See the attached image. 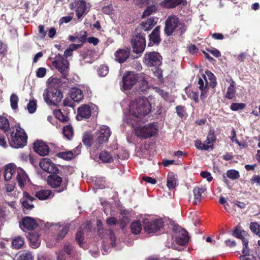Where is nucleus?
I'll return each mask as SVG.
<instances>
[{
  "label": "nucleus",
  "mask_w": 260,
  "mask_h": 260,
  "mask_svg": "<svg viewBox=\"0 0 260 260\" xmlns=\"http://www.w3.org/2000/svg\"><path fill=\"white\" fill-rule=\"evenodd\" d=\"M226 176L228 178L232 180L237 179L240 177L239 172L235 170H231L228 171L226 172Z\"/></svg>",
  "instance_id": "de8ad7c7"
},
{
  "label": "nucleus",
  "mask_w": 260,
  "mask_h": 260,
  "mask_svg": "<svg viewBox=\"0 0 260 260\" xmlns=\"http://www.w3.org/2000/svg\"><path fill=\"white\" fill-rule=\"evenodd\" d=\"M151 107L147 98L140 97L132 101L129 106L128 114L123 119L124 123L131 126L151 112Z\"/></svg>",
  "instance_id": "f257e3e1"
},
{
  "label": "nucleus",
  "mask_w": 260,
  "mask_h": 260,
  "mask_svg": "<svg viewBox=\"0 0 260 260\" xmlns=\"http://www.w3.org/2000/svg\"><path fill=\"white\" fill-rule=\"evenodd\" d=\"M182 25L181 21L175 15L169 16L165 21L164 31L167 36L171 35L176 28Z\"/></svg>",
  "instance_id": "1a4fd4ad"
},
{
  "label": "nucleus",
  "mask_w": 260,
  "mask_h": 260,
  "mask_svg": "<svg viewBox=\"0 0 260 260\" xmlns=\"http://www.w3.org/2000/svg\"><path fill=\"white\" fill-rule=\"evenodd\" d=\"M140 78H139V85L140 86V89L141 91H143L148 87V83L144 78L143 75H139Z\"/></svg>",
  "instance_id": "603ef678"
},
{
  "label": "nucleus",
  "mask_w": 260,
  "mask_h": 260,
  "mask_svg": "<svg viewBox=\"0 0 260 260\" xmlns=\"http://www.w3.org/2000/svg\"><path fill=\"white\" fill-rule=\"evenodd\" d=\"M99 158L104 162H111L113 159L111 155L107 151H103L99 155Z\"/></svg>",
  "instance_id": "4c0bfd02"
},
{
  "label": "nucleus",
  "mask_w": 260,
  "mask_h": 260,
  "mask_svg": "<svg viewBox=\"0 0 260 260\" xmlns=\"http://www.w3.org/2000/svg\"><path fill=\"white\" fill-rule=\"evenodd\" d=\"M83 233L82 231V229L81 228H79L78 229L76 235V240L79 244L80 247H82L83 245Z\"/></svg>",
  "instance_id": "49530a36"
},
{
  "label": "nucleus",
  "mask_w": 260,
  "mask_h": 260,
  "mask_svg": "<svg viewBox=\"0 0 260 260\" xmlns=\"http://www.w3.org/2000/svg\"><path fill=\"white\" fill-rule=\"evenodd\" d=\"M231 81L230 85L228 88L225 94V97L229 99H232L235 96L236 93L235 82L232 80H231Z\"/></svg>",
  "instance_id": "72a5a7b5"
},
{
  "label": "nucleus",
  "mask_w": 260,
  "mask_h": 260,
  "mask_svg": "<svg viewBox=\"0 0 260 260\" xmlns=\"http://www.w3.org/2000/svg\"><path fill=\"white\" fill-rule=\"evenodd\" d=\"M38 225L37 221L34 218L26 216L22 219L21 228L24 230H32Z\"/></svg>",
  "instance_id": "6ab92c4d"
},
{
  "label": "nucleus",
  "mask_w": 260,
  "mask_h": 260,
  "mask_svg": "<svg viewBox=\"0 0 260 260\" xmlns=\"http://www.w3.org/2000/svg\"><path fill=\"white\" fill-rule=\"evenodd\" d=\"M93 106H89L84 105L78 109V114L77 115V119L78 120H81L82 118L87 119L89 118L91 114V110L93 108Z\"/></svg>",
  "instance_id": "a211bd4d"
},
{
  "label": "nucleus",
  "mask_w": 260,
  "mask_h": 260,
  "mask_svg": "<svg viewBox=\"0 0 260 260\" xmlns=\"http://www.w3.org/2000/svg\"><path fill=\"white\" fill-rule=\"evenodd\" d=\"M202 79L204 82V85L207 83V87L209 85L210 87L214 88L216 85V78L214 74L209 71H206L205 74L202 75Z\"/></svg>",
  "instance_id": "4be33fe9"
},
{
  "label": "nucleus",
  "mask_w": 260,
  "mask_h": 260,
  "mask_svg": "<svg viewBox=\"0 0 260 260\" xmlns=\"http://www.w3.org/2000/svg\"><path fill=\"white\" fill-rule=\"evenodd\" d=\"M174 237L177 244L181 246L187 244L189 240L187 232L180 226L174 228Z\"/></svg>",
  "instance_id": "f8f14e48"
},
{
  "label": "nucleus",
  "mask_w": 260,
  "mask_h": 260,
  "mask_svg": "<svg viewBox=\"0 0 260 260\" xmlns=\"http://www.w3.org/2000/svg\"><path fill=\"white\" fill-rule=\"evenodd\" d=\"M167 185L170 190L175 188L177 185V177L172 172L168 173Z\"/></svg>",
  "instance_id": "cd10ccee"
},
{
  "label": "nucleus",
  "mask_w": 260,
  "mask_h": 260,
  "mask_svg": "<svg viewBox=\"0 0 260 260\" xmlns=\"http://www.w3.org/2000/svg\"><path fill=\"white\" fill-rule=\"evenodd\" d=\"M109 72V69L108 67L102 65L100 66L99 69L98 70V73L99 75L101 77H105L106 76Z\"/></svg>",
  "instance_id": "5fc2aeb1"
},
{
  "label": "nucleus",
  "mask_w": 260,
  "mask_h": 260,
  "mask_svg": "<svg viewBox=\"0 0 260 260\" xmlns=\"http://www.w3.org/2000/svg\"><path fill=\"white\" fill-rule=\"evenodd\" d=\"M206 190V188L204 187H196L193 190L194 195L193 204H197L200 202L202 199V195Z\"/></svg>",
  "instance_id": "a878e982"
},
{
  "label": "nucleus",
  "mask_w": 260,
  "mask_h": 260,
  "mask_svg": "<svg viewBox=\"0 0 260 260\" xmlns=\"http://www.w3.org/2000/svg\"><path fill=\"white\" fill-rule=\"evenodd\" d=\"M46 74V69L45 68H40L36 72V76L38 78L44 77Z\"/></svg>",
  "instance_id": "680f3d73"
},
{
  "label": "nucleus",
  "mask_w": 260,
  "mask_h": 260,
  "mask_svg": "<svg viewBox=\"0 0 260 260\" xmlns=\"http://www.w3.org/2000/svg\"><path fill=\"white\" fill-rule=\"evenodd\" d=\"M9 126L8 119L4 117H0V128L6 132L9 129Z\"/></svg>",
  "instance_id": "a19ab883"
},
{
  "label": "nucleus",
  "mask_w": 260,
  "mask_h": 260,
  "mask_svg": "<svg viewBox=\"0 0 260 260\" xmlns=\"http://www.w3.org/2000/svg\"><path fill=\"white\" fill-rule=\"evenodd\" d=\"M70 8L75 11L78 19L86 15L89 9L84 0H74L70 4Z\"/></svg>",
  "instance_id": "9b49d317"
},
{
  "label": "nucleus",
  "mask_w": 260,
  "mask_h": 260,
  "mask_svg": "<svg viewBox=\"0 0 260 260\" xmlns=\"http://www.w3.org/2000/svg\"><path fill=\"white\" fill-rule=\"evenodd\" d=\"M156 9L154 5H151L148 6L147 9L143 12V17H147L150 15L153 12L156 11Z\"/></svg>",
  "instance_id": "6e6d98bb"
},
{
  "label": "nucleus",
  "mask_w": 260,
  "mask_h": 260,
  "mask_svg": "<svg viewBox=\"0 0 260 260\" xmlns=\"http://www.w3.org/2000/svg\"><path fill=\"white\" fill-rule=\"evenodd\" d=\"M62 133L64 137L70 140L73 135V129L71 125H68L63 126Z\"/></svg>",
  "instance_id": "e433bc0d"
},
{
  "label": "nucleus",
  "mask_w": 260,
  "mask_h": 260,
  "mask_svg": "<svg viewBox=\"0 0 260 260\" xmlns=\"http://www.w3.org/2000/svg\"><path fill=\"white\" fill-rule=\"evenodd\" d=\"M143 180L151 184H155L156 183V180L155 179L150 177H143Z\"/></svg>",
  "instance_id": "774afa93"
},
{
  "label": "nucleus",
  "mask_w": 260,
  "mask_h": 260,
  "mask_svg": "<svg viewBox=\"0 0 260 260\" xmlns=\"http://www.w3.org/2000/svg\"><path fill=\"white\" fill-rule=\"evenodd\" d=\"M24 244V239L20 236L17 237L12 241V245L16 249L21 248Z\"/></svg>",
  "instance_id": "58836bf2"
},
{
  "label": "nucleus",
  "mask_w": 260,
  "mask_h": 260,
  "mask_svg": "<svg viewBox=\"0 0 260 260\" xmlns=\"http://www.w3.org/2000/svg\"><path fill=\"white\" fill-rule=\"evenodd\" d=\"M56 117L61 121H66L67 120L68 117L62 114L60 110H57L55 112Z\"/></svg>",
  "instance_id": "bf43d9fd"
},
{
  "label": "nucleus",
  "mask_w": 260,
  "mask_h": 260,
  "mask_svg": "<svg viewBox=\"0 0 260 260\" xmlns=\"http://www.w3.org/2000/svg\"><path fill=\"white\" fill-rule=\"evenodd\" d=\"M131 229L134 234H138L142 230V224L140 221H135L131 224Z\"/></svg>",
  "instance_id": "f704fd0d"
},
{
  "label": "nucleus",
  "mask_w": 260,
  "mask_h": 260,
  "mask_svg": "<svg viewBox=\"0 0 260 260\" xmlns=\"http://www.w3.org/2000/svg\"><path fill=\"white\" fill-rule=\"evenodd\" d=\"M185 92L188 98L194 100L196 103L199 102L198 94L196 92L192 91L189 88H186Z\"/></svg>",
  "instance_id": "37998d69"
},
{
  "label": "nucleus",
  "mask_w": 260,
  "mask_h": 260,
  "mask_svg": "<svg viewBox=\"0 0 260 260\" xmlns=\"http://www.w3.org/2000/svg\"><path fill=\"white\" fill-rule=\"evenodd\" d=\"M216 140V137L214 135V131L210 129L205 141L206 143L208 144L213 143Z\"/></svg>",
  "instance_id": "09e8293b"
},
{
  "label": "nucleus",
  "mask_w": 260,
  "mask_h": 260,
  "mask_svg": "<svg viewBox=\"0 0 260 260\" xmlns=\"http://www.w3.org/2000/svg\"><path fill=\"white\" fill-rule=\"evenodd\" d=\"M139 75L132 72H127L122 77L121 89L127 91L131 89L137 83H139Z\"/></svg>",
  "instance_id": "0eeeda50"
},
{
  "label": "nucleus",
  "mask_w": 260,
  "mask_h": 260,
  "mask_svg": "<svg viewBox=\"0 0 260 260\" xmlns=\"http://www.w3.org/2000/svg\"><path fill=\"white\" fill-rule=\"evenodd\" d=\"M198 84L199 85V88L201 91V99L203 100L207 96V94L208 90V87H207V83L204 85V82L202 79H199Z\"/></svg>",
  "instance_id": "2f4dec72"
},
{
  "label": "nucleus",
  "mask_w": 260,
  "mask_h": 260,
  "mask_svg": "<svg viewBox=\"0 0 260 260\" xmlns=\"http://www.w3.org/2000/svg\"><path fill=\"white\" fill-rule=\"evenodd\" d=\"M34 145L35 151L40 155L45 156L48 154L49 147L44 142L38 141L34 143Z\"/></svg>",
  "instance_id": "412c9836"
},
{
  "label": "nucleus",
  "mask_w": 260,
  "mask_h": 260,
  "mask_svg": "<svg viewBox=\"0 0 260 260\" xmlns=\"http://www.w3.org/2000/svg\"><path fill=\"white\" fill-rule=\"evenodd\" d=\"M110 135V128L106 125L100 126L95 133L97 140L100 144L107 142Z\"/></svg>",
  "instance_id": "2eb2a0df"
},
{
  "label": "nucleus",
  "mask_w": 260,
  "mask_h": 260,
  "mask_svg": "<svg viewBox=\"0 0 260 260\" xmlns=\"http://www.w3.org/2000/svg\"><path fill=\"white\" fill-rule=\"evenodd\" d=\"M183 3V0H165L161 2V6L169 9L173 8Z\"/></svg>",
  "instance_id": "c85d7f7f"
},
{
  "label": "nucleus",
  "mask_w": 260,
  "mask_h": 260,
  "mask_svg": "<svg viewBox=\"0 0 260 260\" xmlns=\"http://www.w3.org/2000/svg\"><path fill=\"white\" fill-rule=\"evenodd\" d=\"M13 176L16 177L21 188L24 187L28 180V177L22 169L16 168L13 164H9L6 165L5 168L4 178L5 180H10Z\"/></svg>",
  "instance_id": "7ed1b4c3"
},
{
  "label": "nucleus",
  "mask_w": 260,
  "mask_h": 260,
  "mask_svg": "<svg viewBox=\"0 0 260 260\" xmlns=\"http://www.w3.org/2000/svg\"><path fill=\"white\" fill-rule=\"evenodd\" d=\"M82 46V44H71L69 47L65 50L64 56L66 58L71 56L73 54V51L80 48Z\"/></svg>",
  "instance_id": "473e14b6"
},
{
  "label": "nucleus",
  "mask_w": 260,
  "mask_h": 260,
  "mask_svg": "<svg viewBox=\"0 0 260 260\" xmlns=\"http://www.w3.org/2000/svg\"><path fill=\"white\" fill-rule=\"evenodd\" d=\"M92 137L91 135L89 133H85L83 137V143L88 146L91 145Z\"/></svg>",
  "instance_id": "4d7b16f0"
},
{
  "label": "nucleus",
  "mask_w": 260,
  "mask_h": 260,
  "mask_svg": "<svg viewBox=\"0 0 260 260\" xmlns=\"http://www.w3.org/2000/svg\"><path fill=\"white\" fill-rule=\"evenodd\" d=\"M245 106L243 103H233L231 105V108L233 111H237L243 109Z\"/></svg>",
  "instance_id": "052dcab7"
},
{
  "label": "nucleus",
  "mask_w": 260,
  "mask_h": 260,
  "mask_svg": "<svg viewBox=\"0 0 260 260\" xmlns=\"http://www.w3.org/2000/svg\"><path fill=\"white\" fill-rule=\"evenodd\" d=\"M17 260H32V256L29 252H23L18 257Z\"/></svg>",
  "instance_id": "13d9d810"
},
{
  "label": "nucleus",
  "mask_w": 260,
  "mask_h": 260,
  "mask_svg": "<svg viewBox=\"0 0 260 260\" xmlns=\"http://www.w3.org/2000/svg\"><path fill=\"white\" fill-rule=\"evenodd\" d=\"M18 97L15 93H13L10 97L11 107L13 110L18 108Z\"/></svg>",
  "instance_id": "a18cd8bd"
},
{
  "label": "nucleus",
  "mask_w": 260,
  "mask_h": 260,
  "mask_svg": "<svg viewBox=\"0 0 260 260\" xmlns=\"http://www.w3.org/2000/svg\"><path fill=\"white\" fill-rule=\"evenodd\" d=\"M149 2L150 0H134V3L140 7L147 6L149 5Z\"/></svg>",
  "instance_id": "e2e57ef3"
},
{
  "label": "nucleus",
  "mask_w": 260,
  "mask_h": 260,
  "mask_svg": "<svg viewBox=\"0 0 260 260\" xmlns=\"http://www.w3.org/2000/svg\"><path fill=\"white\" fill-rule=\"evenodd\" d=\"M138 155L140 157L150 159V155L149 151L145 148H141L140 151L138 152Z\"/></svg>",
  "instance_id": "8fccbe9b"
},
{
  "label": "nucleus",
  "mask_w": 260,
  "mask_h": 260,
  "mask_svg": "<svg viewBox=\"0 0 260 260\" xmlns=\"http://www.w3.org/2000/svg\"><path fill=\"white\" fill-rule=\"evenodd\" d=\"M135 133L137 136L147 138L155 135L157 131V125L154 123H150L145 126H137V123H134Z\"/></svg>",
  "instance_id": "39448f33"
},
{
  "label": "nucleus",
  "mask_w": 260,
  "mask_h": 260,
  "mask_svg": "<svg viewBox=\"0 0 260 260\" xmlns=\"http://www.w3.org/2000/svg\"><path fill=\"white\" fill-rule=\"evenodd\" d=\"M52 192L50 190L40 189L36 192L35 196L39 200H44L51 196Z\"/></svg>",
  "instance_id": "7c9ffc66"
},
{
  "label": "nucleus",
  "mask_w": 260,
  "mask_h": 260,
  "mask_svg": "<svg viewBox=\"0 0 260 260\" xmlns=\"http://www.w3.org/2000/svg\"><path fill=\"white\" fill-rule=\"evenodd\" d=\"M233 235L236 238L241 239L242 242H244V241L248 240L249 237L248 234L245 231L242 230L239 225H237L235 228Z\"/></svg>",
  "instance_id": "b1692460"
},
{
  "label": "nucleus",
  "mask_w": 260,
  "mask_h": 260,
  "mask_svg": "<svg viewBox=\"0 0 260 260\" xmlns=\"http://www.w3.org/2000/svg\"><path fill=\"white\" fill-rule=\"evenodd\" d=\"M248 244V241L245 240L243 242V248L242 250V253L244 255H248L249 254V249L247 247Z\"/></svg>",
  "instance_id": "0e129e2a"
},
{
  "label": "nucleus",
  "mask_w": 260,
  "mask_h": 260,
  "mask_svg": "<svg viewBox=\"0 0 260 260\" xmlns=\"http://www.w3.org/2000/svg\"><path fill=\"white\" fill-rule=\"evenodd\" d=\"M58 155L59 157L67 160H70L74 157V154L71 151L59 153Z\"/></svg>",
  "instance_id": "3c124183"
},
{
  "label": "nucleus",
  "mask_w": 260,
  "mask_h": 260,
  "mask_svg": "<svg viewBox=\"0 0 260 260\" xmlns=\"http://www.w3.org/2000/svg\"><path fill=\"white\" fill-rule=\"evenodd\" d=\"M9 144L15 148H22L27 143V136L24 129L18 125L10 128V135H7Z\"/></svg>",
  "instance_id": "f03ea898"
},
{
  "label": "nucleus",
  "mask_w": 260,
  "mask_h": 260,
  "mask_svg": "<svg viewBox=\"0 0 260 260\" xmlns=\"http://www.w3.org/2000/svg\"><path fill=\"white\" fill-rule=\"evenodd\" d=\"M143 231L146 235H151L160 231L164 226V222L161 219H142Z\"/></svg>",
  "instance_id": "20e7f679"
},
{
  "label": "nucleus",
  "mask_w": 260,
  "mask_h": 260,
  "mask_svg": "<svg viewBox=\"0 0 260 260\" xmlns=\"http://www.w3.org/2000/svg\"><path fill=\"white\" fill-rule=\"evenodd\" d=\"M47 182L51 187L56 188L59 192L66 189L68 184L66 180L63 181L60 177L56 175L49 176L48 177Z\"/></svg>",
  "instance_id": "9d476101"
},
{
  "label": "nucleus",
  "mask_w": 260,
  "mask_h": 260,
  "mask_svg": "<svg viewBox=\"0 0 260 260\" xmlns=\"http://www.w3.org/2000/svg\"><path fill=\"white\" fill-rule=\"evenodd\" d=\"M27 110L30 113H34L37 108V103L35 101H30L27 106Z\"/></svg>",
  "instance_id": "864d4df0"
},
{
  "label": "nucleus",
  "mask_w": 260,
  "mask_h": 260,
  "mask_svg": "<svg viewBox=\"0 0 260 260\" xmlns=\"http://www.w3.org/2000/svg\"><path fill=\"white\" fill-rule=\"evenodd\" d=\"M159 29L160 26H156L149 35L150 41L154 43L158 44L160 41L159 37Z\"/></svg>",
  "instance_id": "c756f323"
},
{
  "label": "nucleus",
  "mask_w": 260,
  "mask_h": 260,
  "mask_svg": "<svg viewBox=\"0 0 260 260\" xmlns=\"http://www.w3.org/2000/svg\"><path fill=\"white\" fill-rule=\"evenodd\" d=\"M195 146L196 147L200 150H207L210 148L211 149H213V145H209L205 143H203L200 140H197L195 142Z\"/></svg>",
  "instance_id": "ea45409f"
},
{
  "label": "nucleus",
  "mask_w": 260,
  "mask_h": 260,
  "mask_svg": "<svg viewBox=\"0 0 260 260\" xmlns=\"http://www.w3.org/2000/svg\"><path fill=\"white\" fill-rule=\"evenodd\" d=\"M48 89L57 88L60 85V80L56 77H52L48 79Z\"/></svg>",
  "instance_id": "c9c22d12"
},
{
  "label": "nucleus",
  "mask_w": 260,
  "mask_h": 260,
  "mask_svg": "<svg viewBox=\"0 0 260 260\" xmlns=\"http://www.w3.org/2000/svg\"><path fill=\"white\" fill-rule=\"evenodd\" d=\"M53 66L57 69L62 75L67 74L68 69L69 62L60 55L56 56L53 61Z\"/></svg>",
  "instance_id": "4468645a"
},
{
  "label": "nucleus",
  "mask_w": 260,
  "mask_h": 260,
  "mask_svg": "<svg viewBox=\"0 0 260 260\" xmlns=\"http://www.w3.org/2000/svg\"><path fill=\"white\" fill-rule=\"evenodd\" d=\"M44 100L48 105H55L59 102L63 97L61 92L57 88L46 89L43 92Z\"/></svg>",
  "instance_id": "423d86ee"
},
{
  "label": "nucleus",
  "mask_w": 260,
  "mask_h": 260,
  "mask_svg": "<svg viewBox=\"0 0 260 260\" xmlns=\"http://www.w3.org/2000/svg\"><path fill=\"white\" fill-rule=\"evenodd\" d=\"M70 94L71 99L77 102L81 101L84 97L83 91L77 87L72 88Z\"/></svg>",
  "instance_id": "5701e85b"
},
{
  "label": "nucleus",
  "mask_w": 260,
  "mask_h": 260,
  "mask_svg": "<svg viewBox=\"0 0 260 260\" xmlns=\"http://www.w3.org/2000/svg\"><path fill=\"white\" fill-rule=\"evenodd\" d=\"M51 230H55L57 233V240H59L64 238L68 231V226L67 224H52L50 226Z\"/></svg>",
  "instance_id": "aec40b11"
},
{
  "label": "nucleus",
  "mask_w": 260,
  "mask_h": 260,
  "mask_svg": "<svg viewBox=\"0 0 260 260\" xmlns=\"http://www.w3.org/2000/svg\"><path fill=\"white\" fill-rule=\"evenodd\" d=\"M250 229L253 233L260 237L259 224H258L257 222H252L250 224Z\"/></svg>",
  "instance_id": "c03bdc74"
},
{
  "label": "nucleus",
  "mask_w": 260,
  "mask_h": 260,
  "mask_svg": "<svg viewBox=\"0 0 260 260\" xmlns=\"http://www.w3.org/2000/svg\"><path fill=\"white\" fill-rule=\"evenodd\" d=\"M131 44L133 51L134 53L137 54L142 53L146 46V41L144 36L136 30L132 37Z\"/></svg>",
  "instance_id": "6e6552de"
},
{
  "label": "nucleus",
  "mask_w": 260,
  "mask_h": 260,
  "mask_svg": "<svg viewBox=\"0 0 260 260\" xmlns=\"http://www.w3.org/2000/svg\"><path fill=\"white\" fill-rule=\"evenodd\" d=\"M39 166L43 171L48 173H55L58 171L55 165L47 158L42 159Z\"/></svg>",
  "instance_id": "dca6fc26"
},
{
  "label": "nucleus",
  "mask_w": 260,
  "mask_h": 260,
  "mask_svg": "<svg viewBox=\"0 0 260 260\" xmlns=\"http://www.w3.org/2000/svg\"><path fill=\"white\" fill-rule=\"evenodd\" d=\"M33 198L27 192H24L23 198L22 200V205L24 209L27 210L31 209L34 207L32 204Z\"/></svg>",
  "instance_id": "393cba45"
},
{
  "label": "nucleus",
  "mask_w": 260,
  "mask_h": 260,
  "mask_svg": "<svg viewBox=\"0 0 260 260\" xmlns=\"http://www.w3.org/2000/svg\"><path fill=\"white\" fill-rule=\"evenodd\" d=\"M156 23L153 18H148L146 21H143L140 24V28L145 31L150 30Z\"/></svg>",
  "instance_id": "bb28decb"
},
{
  "label": "nucleus",
  "mask_w": 260,
  "mask_h": 260,
  "mask_svg": "<svg viewBox=\"0 0 260 260\" xmlns=\"http://www.w3.org/2000/svg\"><path fill=\"white\" fill-rule=\"evenodd\" d=\"M144 62L148 67L159 66L161 63V57L157 52H148L144 55Z\"/></svg>",
  "instance_id": "ddd939ff"
},
{
  "label": "nucleus",
  "mask_w": 260,
  "mask_h": 260,
  "mask_svg": "<svg viewBox=\"0 0 260 260\" xmlns=\"http://www.w3.org/2000/svg\"><path fill=\"white\" fill-rule=\"evenodd\" d=\"M130 52L131 49L128 47L119 49L114 53L115 60L120 63H123L129 57Z\"/></svg>",
  "instance_id": "f3484780"
},
{
  "label": "nucleus",
  "mask_w": 260,
  "mask_h": 260,
  "mask_svg": "<svg viewBox=\"0 0 260 260\" xmlns=\"http://www.w3.org/2000/svg\"><path fill=\"white\" fill-rule=\"evenodd\" d=\"M106 222L109 225H114L117 223V220L115 217L108 218L106 220Z\"/></svg>",
  "instance_id": "338daca9"
},
{
  "label": "nucleus",
  "mask_w": 260,
  "mask_h": 260,
  "mask_svg": "<svg viewBox=\"0 0 260 260\" xmlns=\"http://www.w3.org/2000/svg\"><path fill=\"white\" fill-rule=\"evenodd\" d=\"M201 175L203 178H206L209 182L211 181L213 179L211 174L208 172H202Z\"/></svg>",
  "instance_id": "69168bd1"
},
{
  "label": "nucleus",
  "mask_w": 260,
  "mask_h": 260,
  "mask_svg": "<svg viewBox=\"0 0 260 260\" xmlns=\"http://www.w3.org/2000/svg\"><path fill=\"white\" fill-rule=\"evenodd\" d=\"M29 240L31 246L34 248L38 247L40 244V241L37 235H31L29 237Z\"/></svg>",
  "instance_id": "79ce46f5"
}]
</instances>
